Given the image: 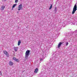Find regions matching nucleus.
<instances>
[{
	"instance_id": "1",
	"label": "nucleus",
	"mask_w": 77,
	"mask_h": 77,
	"mask_svg": "<svg viewBox=\"0 0 77 77\" xmlns=\"http://www.w3.org/2000/svg\"><path fill=\"white\" fill-rule=\"evenodd\" d=\"M77 4H75V5L74 6L73 8V11L72 12V14H74L75 13V12L76 11H77Z\"/></svg>"
},
{
	"instance_id": "2",
	"label": "nucleus",
	"mask_w": 77,
	"mask_h": 77,
	"mask_svg": "<svg viewBox=\"0 0 77 77\" xmlns=\"http://www.w3.org/2000/svg\"><path fill=\"white\" fill-rule=\"evenodd\" d=\"M29 53H30V51L29 50H27L25 53V57H27L29 56Z\"/></svg>"
},
{
	"instance_id": "3",
	"label": "nucleus",
	"mask_w": 77,
	"mask_h": 77,
	"mask_svg": "<svg viewBox=\"0 0 77 77\" xmlns=\"http://www.w3.org/2000/svg\"><path fill=\"white\" fill-rule=\"evenodd\" d=\"M3 52L5 54V55H6V56H7V57H9V54L7 52V51H3Z\"/></svg>"
},
{
	"instance_id": "4",
	"label": "nucleus",
	"mask_w": 77,
	"mask_h": 77,
	"mask_svg": "<svg viewBox=\"0 0 77 77\" xmlns=\"http://www.w3.org/2000/svg\"><path fill=\"white\" fill-rule=\"evenodd\" d=\"M18 11H20L22 9V4H21L18 7Z\"/></svg>"
},
{
	"instance_id": "5",
	"label": "nucleus",
	"mask_w": 77,
	"mask_h": 77,
	"mask_svg": "<svg viewBox=\"0 0 77 77\" xmlns=\"http://www.w3.org/2000/svg\"><path fill=\"white\" fill-rule=\"evenodd\" d=\"M63 43L62 42H60L58 45V48H60V47L61 46V45H62Z\"/></svg>"
},
{
	"instance_id": "6",
	"label": "nucleus",
	"mask_w": 77,
	"mask_h": 77,
	"mask_svg": "<svg viewBox=\"0 0 77 77\" xmlns=\"http://www.w3.org/2000/svg\"><path fill=\"white\" fill-rule=\"evenodd\" d=\"M13 59L14 60H15L16 62H19V60L18 59H17V58L15 57H14Z\"/></svg>"
},
{
	"instance_id": "7",
	"label": "nucleus",
	"mask_w": 77,
	"mask_h": 77,
	"mask_svg": "<svg viewBox=\"0 0 77 77\" xmlns=\"http://www.w3.org/2000/svg\"><path fill=\"white\" fill-rule=\"evenodd\" d=\"M38 68H36L35 69V70L34 71V72L35 73H37L38 72Z\"/></svg>"
},
{
	"instance_id": "8",
	"label": "nucleus",
	"mask_w": 77,
	"mask_h": 77,
	"mask_svg": "<svg viewBox=\"0 0 77 77\" xmlns=\"http://www.w3.org/2000/svg\"><path fill=\"white\" fill-rule=\"evenodd\" d=\"M21 42V40H19V41L18 42V45H20Z\"/></svg>"
},
{
	"instance_id": "9",
	"label": "nucleus",
	"mask_w": 77,
	"mask_h": 77,
	"mask_svg": "<svg viewBox=\"0 0 77 77\" xmlns=\"http://www.w3.org/2000/svg\"><path fill=\"white\" fill-rule=\"evenodd\" d=\"M9 65H13V63L11 61H10L9 63Z\"/></svg>"
},
{
	"instance_id": "10",
	"label": "nucleus",
	"mask_w": 77,
	"mask_h": 77,
	"mask_svg": "<svg viewBox=\"0 0 77 77\" xmlns=\"http://www.w3.org/2000/svg\"><path fill=\"white\" fill-rule=\"evenodd\" d=\"M5 6H2L1 7V8H2V11L4 10V9H5Z\"/></svg>"
},
{
	"instance_id": "11",
	"label": "nucleus",
	"mask_w": 77,
	"mask_h": 77,
	"mask_svg": "<svg viewBox=\"0 0 77 77\" xmlns=\"http://www.w3.org/2000/svg\"><path fill=\"white\" fill-rule=\"evenodd\" d=\"M52 8H53V5H52V4H51V6L49 8V10H50L51 9H52Z\"/></svg>"
},
{
	"instance_id": "12",
	"label": "nucleus",
	"mask_w": 77,
	"mask_h": 77,
	"mask_svg": "<svg viewBox=\"0 0 77 77\" xmlns=\"http://www.w3.org/2000/svg\"><path fill=\"white\" fill-rule=\"evenodd\" d=\"M15 6H17V4H14L13 5V6L12 8H15Z\"/></svg>"
},
{
	"instance_id": "13",
	"label": "nucleus",
	"mask_w": 77,
	"mask_h": 77,
	"mask_svg": "<svg viewBox=\"0 0 77 77\" xmlns=\"http://www.w3.org/2000/svg\"><path fill=\"white\" fill-rule=\"evenodd\" d=\"M14 51H17V48H14Z\"/></svg>"
},
{
	"instance_id": "14",
	"label": "nucleus",
	"mask_w": 77,
	"mask_h": 77,
	"mask_svg": "<svg viewBox=\"0 0 77 77\" xmlns=\"http://www.w3.org/2000/svg\"><path fill=\"white\" fill-rule=\"evenodd\" d=\"M18 2V0H15V3H17Z\"/></svg>"
},
{
	"instance_id": "15",
	"label": "nucleus",
	"mask_w": 77,
	"mask_h": 77,
	"mask_svg": "<svg viewBox=\"0 0 77 77\" xmlns=\"http://www.w3.org/2000/svg\"><path fill=\"white\" fill-rule=\"evenodd\" d=\"M66 43V46H67L68 45V42H67V43Z\"/></svg>"
},
{
	"instance_id": "16",
	"label": "nucleus",
	"mask_w": 77,
	"mask_h": 77,
	"mask_svg": "<svg viewBox=\"0 0 77 77\" xmlns=\"http://www.w3.org/2000/svg\"><path fill=\"white\" fill-rule=\"evenodd\" d=\"M40 61H42V58H40Z\"/></svg>"
},
{
	"instance_id": "17",
	"label": "nucleus",
	"mask_w": 77,
	"mask_h": 77,
	"mask_svg": "<svg viewBox=\"0 0 77 77\" xmlns=\"http://www.w3.org/2000/svg\"><path fill=\"white\" fill-rule=\"evenodd\" d=\"M55 10H56V11L57 10V8H55Z\"/></svg>"
},
{
	"instance_id": "18",
	"label": "nucleus",
	"mask_w": 77,
	"mask_h": 77,
	"mask_svg": "<svg viewBox=\"0 0 77 77\" xmlns=\"http://www.w3.org/2000/svg\"><path fill=\"white\" fill-rule=\"evenodd\" d=\"M0 74H1V75H2V73H1Z\"/></svg>"
},
{
	"instance_id": "19",
	"label": "nucleus",
	"mask_w": 77,
	"mask_h": 77,
	"mask_svg": "<svg viewBox=\"0 0 77 77\" xmlns=\"http://www.w3.org/2000/svg\"><path fill=\"white\" fill-rule=\"evenodd\" d=\"M1 72H0V74H1Z\"/></svg>"
},
{
	"instance_id": "20",
	"label": "nucleus",
	"mask_w": 77,
	"mask_h": 77,
	"mask_svg": "<svg viewBox=\"0 0 77 77\" xmlns=\"http://www.w3.org/2000/svg\"><path fill=\"white\" fill-rule=\"evenodd\" d=\"M5 0V1H6V0Z\"/></svg>"
}]
</instances>
